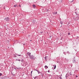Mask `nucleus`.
Segmentation results:
<instances>
[{
	"label": "nucleus",
	"mask_w": 79,
	"mask_h": 79,
	"mask_svg": "<svg viewBox=\"0 0 79 79\" xmlns=\"http://www.w3.org/2000/svg\"><path fill=\"white\" fill-rule=\"evenodd\" d=\"M70 34H71V33H70V32H69V33H68V35H70Z\"/></svg>",
	"instance_id": "obj_13"
},
{
	"label": "nucleus",
	"mask_w": 79,
	"mask_h": 79,
	"mask_svg": "<svg viewBox=\"0 0 79 79\" xmlns=\"http://www.w3.org/2000/svg\"><path fill=\"white\" fill-rule=\"evenodd\" d=\"M54 14L55 15H56V14H57V12H56L55 13H54Z\"/></svg>",
	"instance_id": "obj_10"
},
{
	"label": "nucleus",
	"mask_w": 79,
	"mask_h": 79,
	"mask_svg": "<svg viewBox=\"0 0 79 79\" xmlns=\"http://www.w3.org/2000/svg\"><path fill=\"white\" fill-rule=\"evenodd\" d=\"M78 77L76 75V77Z\"/></svg>",
	"instance_id": "obj_19"
},
{
	"label": "nucleus",
	"mask_w": 79,
	"mask_h": 79,
	"mask_svg": "<svg viewBox=\"0 0 79 79\" xmlns=\"http://www.w3.org/2000/svg\"><path fill=\"white\" fill-rule=\"evenodd\" d=\"M31 41V40H30V41Z\"/></svg>",
	"instance_id": "obj_23"
},
{
	"label": "nucleus",
	"mask_w": 79,
	"mask_h": 79,
	"mask_svg": "<svg viewBox=\"0 0 79 79\" xmlns=\"http://www.w3.org/2000/svg\"><path fill=\"white\" fill-rule=\"evenodd\" d=\"M60 23L61 24H63V22H62V21H60Z\"/></svg>",
	"instance_id": "obj_7"
},
{
	"label": "nucleus",
	"mask_w": 79,
	"mask_h": 79,
	"mask_svg": "<svg viewBox=\"0 0 79 79\" xmlns=\"http://www.w3.org/2000/svg\"><path fill=\"white\" fill-rule=\"evenodd\" d=\"M4 20L7 21H9V20H10V19L6 17L4 19Z\"/></svg>",
	"instance_id": "obj_3"
},
{
	"label": "nucleus",
	"mask_w": 79,
	"mask_h": 79,
	"mask_svg": "<svg viewBox=\"0 0 79 79\" xmlns=\"http://www.w3.org/2000/svg\"><path fill=\"white\" fill-rule=\"evenodd\" d=\"M48 73H50V71H49V70H48Z\"/></svg>",
	"instance_id": "obj_17"
},
{
	"label": "nucleus",
	"mask_w": 79,
	"mask_h": 79,
	"mask_svg": "<svg viewBox=\"0 0 79 79\" xmlns=\"http://www.w3.org/2000/svg\"><path fill=\"white\" fill-rule=\"evenodd\" d=\"M35 71H36V69H35Z\"/></svg>",
	"instance_id": "obj_21"
},
{
	"label": "nucleus",
	"mask_w": 79,
	"mask_h": 79,
	"mask_svg": "<svg viewBox=\"0 0 79 79\" xmlns=\"http://www.w3.org/2000/svg\"><path fill=\"white\" fill-rule=\"evenodd\" d=\"M18 60V61H21V60Z\"/></svg>",
	"instance_id": "obj_16"
},
{
	"label": "nucleus",
	"mask_w": 79,
	"mask_h": 79,
	"mask_svg": "<svg viewBox=\"0 0 79 79\" xmlns=\"http://www.w3.org/2000/svg\"><path fill=\"white\" fill-rule=\"evenodd\" d=\"M18 56H21V55H18Z\"/></svg>",
	"instance_id": "obj_15"
},
{
	"label": "nucleus",
	"mask_w": 79,
	"mask_h": 79,
	"mask_svg": "<svg viewBox=\"0 0 79 79\" xmlns=\"http://www.w3.org/2000/svg\"><path fill=\"white\" fill-rule=\"evenodd\" d=\"M75 11H76L75 12V13H76L77 15H78V14H77V13H79V10L76 9L75 10Z\"/></svg>",
	"instance_id": "obj_1"
},
{
	"label": "nucleus",
	"mask_w": 79,
	"mask_h": 79,
	"mask_svg": "<svg viewBox=\"0 0 79 79\" xmlns=\"http://www.w3.org/2000/svg\"><path fill=\"white\" fill-rule=\"evenodd\" d=\"M45 68H46V69H47V68H48V66H47L46 65L45 66Z\"/></svg>",
	"instance_id": "obj_5"
},
{
	"label": "nucleus",
	"mask_w": 79,
	"mask_h": 79,
	"mask_svg": "<svg viewBox=\"0 0 79 79\" xmlns=\"http://www.w3.org/2000/svg\"><path fill=\"white\" fill-rule=\"evenodd\" d=\"M29 58L30 59H32V60H34V57L33 56H29Z\"/></svg>",
	"instance_id": "obj_2"
},
{
	"label": "nucleus",
	"mask_w": 79,
	"mask_h": 79,
	"mask_svg": "<svg viewBox=\"0 0 79 79\" xmlns=\"http://www.w3.org/2000/svg\"><path fill=\"white\" fill-rule=\"evenodd\" d=\"M27 55H29V56H31V53H30L29 52H27Z\"/></svg>",
	"instance_id": "obj_4"
},
{
	"label": "nucleus",
	"mask_w": 79,
	"mask_h": 79,
	"mask_svg": "<svg viewBox=\"0 0 79 79\" xmlns=\"http://www.w3.org/2000/svg\"><path fill=\"white\" fill-rule=\"evenodd\" d=\"M2 73H0V76H2Z\"/></svg>",
	"instance_id": "obj_11"
},
{
	"label": "nucleus",
	"mask_w": 79,
	"mask_h": 79,
	"mask_svg": "<svg viewBox=\"0 0 79 79\" xmlns=\"http://www.w3.org/2000/svg\"><path fill=\"white\" fill-rule=\"evenodd\" d=\"M45 58V59H46V57Z\"/></svg>",
	"instance_id": "obj_22"
},
{
	"label": "nucleus",
	"mask_w": 79,
	"mask_h": 79,
	"mask_svg": "<svg viewBox=\"0 0 79 79\" xmlns=\"http://www.w3.org/2000/svg\"><path fill=\"white\" fill-rule=\"evenodd\" d=\"M21 61L22 62H23L24 61V60H23V59H22Z\"/></svg>",
	"instance_id": "obj_12"
},
{
	"label": "nucleus",
	"mask_w": 79,
	"mask_h": 79,
	"mask_svg": "<svg viewBox=\"0 0 79 79\" xmlns=\"http://www.w3.org/2000/svg\"><path fill=\"white\" fill-rule=\"evenodd\" d=\"M20 7H21V5H19Z\"/></svg>",
	"instance_id": "obj_20"
},
{
	"label": "nucleus",
	"mask_w": 79,
	"mask_h": 79,
	"mask_svg": "<svg viewBox=\"0 0 79 79\" xmlns=\"http://www.w3.org/2000/svg\"><path fill=\"white\" fill-rule=\"evenodd\" d=\"M73 2V0H72V1H71L70 2Z\"/></svg>",
	"instance_id": "obj_18"
},
{
	"label": "nucleus",
	"mask_w": 79,
	"mask_h": 79,
	"mask_svg": "<svg viewBox=\"0 0 79 79\" xmlns=\"http://www.w3.org/2000/svg\"><path fill=\"white\" fill-rule=\"evenodd\" d=\"M54 66V69H56V65L55 66Z\"/></svg>",
	"instance_id": "obj_9"
},
{
	"label": "nucleus",
	"mask_w": 79,
	"mask_h": 79,
	"mask_svg": "<svg viewBox=\"0 0 79 79\" xmlns=\"http://www.w3.org/2000/svg\"><path fill=\"white\" fill-rule=\"evenodd\" d=\"M14 7H16V6H17V5L16 4L15 5H14Z\"/></svg>",
	"instance_id": "obj_8"
},
{
	"label": "nucleus",
	"mask_w": 79,
	"mask_h": 79,
	"mask_svg": "<svg viewBox=\"0 0 79 79\" xmlns=\"http://www.w3.org/2000/svg\"><path fill=\"white\" fill-rule=\"evenodd\" d=\"M33 8H35V5H33Z\"/></svg>",
	"instance_id": "obj_6"
},
{
	"label": "nucleus",
	"mask_w": 79,
	"mask_h": 79,
	"mask_svg": "<svg viewBox=\"0 0 79 79\" xmlns=\"http://www.w3.org/2000/svg\"><path fill=\"white\" fill-rule=\"evenodd\" d=\"M32 71H31V75H32Z\"/></svg>",
	"instance_id": "obj_14"
}]
</instances>
